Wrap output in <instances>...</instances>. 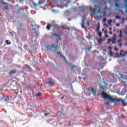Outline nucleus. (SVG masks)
Wrapping results in <instances>:
<instances>
[{
	"mask_svg": "<svg viewBox=\"0 0 127 127\" xmlns=\"http://www.w3.org/2000/svg\"><path fill=\"white\" fill-rule=\"evenodd\" d=\"M124 21H125V19L123 18V22H124Z\"/></svg>",
	"mask_w": 127,
	"mask_h": 127,
	"instance_id": "48",
	"label": "nucleus"
},
{
	"mask_svg": "<svg viewBox=\"0 0 127 127\" xmlns=\"http://www.w3.org/2000/svg\"><path fill=\"white\" fill-rule=\"evenodd\" d=\"M114 50L116 51H119V49L117 48V47H115Z\"/></svg>",
	"mask_w": 127,
	"mask_h": 127,
	"instance_id": "33",
	"label": "nucleus"
},
{
	"mask_svg": "<svg viewBox=\"0 0 127 127\" xmlns=\"http://www.w3.org/2000/svg\"><path fill=\"white\" fill-rule=\"evenodd\" d=\"M108 49H109V51H112V49H113V48L111 46L108 47Z\"/></svg>",
	"mask_w": 127,
	"mask_h": 127,
	"instance_id": "27",
	"label": "nucleus"
},
{
	"mask_svg": "<svg viewBox=\"0 0 127 127\" xmlns=\"http://www.w3.org/2000/svg\"><path fill=\"white\" fill-rule=\"evenodd\" d=\"M126 45H127V42L126 43Z\"/></svg>",
	"mask_w": 127,
	"mask_h": 127,
	"instance_id": "55",
	"label": "nucleus"
},
{
	"mask_svg": "<svg viewBox=\"0 0 127 127\" xmlns=\"http://www.w3.org/2000/svg\"><path fill=\"white\" fill-rule=\"evenodd\" d=\"M120 25V24H117V26H119V25Z\"/></svg>",
	"mask_w": 127,
	"mask_h": 127,
	"instance_id": "44",
	"label": "nucleus"
},
{
	"mask_svg": "<svg viewBox=\"0 0 127 127\" xmlns=\"http://www.w3.org/2000/svg\"><path fill=\"white\" fill-rule=\"evenodd\" d=\"M106 21H107V18H104L103 19V22H106Z\"/></svg>",
	"mask_w": 127,
	"mask_h": 127,
	"instance_id": "30",
	"label": "nucleus"
},
{
	"mask_svg": "<svg viewBox=\"0 0 127 127\" xmlns=\"http://www.w3.org/2000/svg\"><path fill=\"white\" fill-rule=\"evenodd\" d=\"M100 31V23L98 22L97 25V28L96 29V32H98Z\"/></svg>",
	"mask_w": 127,
	"mask_h": 127,
	"instance_id": "12",
	"label": "nucleus"
},
{
	"mask_svg": "<svg viewBox=\"0 0 127 127\" xmlns=\"http://www.w3.org/2000/svg\"><path fill=\"white\" fill-rule=\"evenodd\" d=\"M122 39H119L118 40L117 42L119 45V47H123V43H122Z\"/></svg>",
	"mask_w": 127,
	"mask_h": 127,
	"instance_id": "9",
	"label": "nucleus"
},
{
	"mask_svg": "<svg viewBox=\"0 0 127 127\" xmlns=\"http://www.w3.org/2000/svg\"><path fill=\"white\" fill-rule=\"evenodd\" d=\"M59 39H61V38H60V37H59Z\"/></svg>",
	"mask_w": 127,
	"mask_h": 127,
	"instance_id": "57",
	"label": "nucleus"
},
{
	"mask_svg": "<svg viewBox=\"0 0 127 127\" xmlns=\"http://www.w3.org/2000/svg\"><path fill=\"white\" fill-rule=\"evenodd\" d=\"M108 22V24L111 25V24H112V22H113V20L112 19L109 20Z\"/></svg>",
	"mask_w": 127,
	"mask_h": 127,
	"instance_id": "20",
	"label": "nucleus"
},
{
	"mask_svg": "<svg viewBox=\"0 0 127 127\" xmlns=\"http://www.w3.org/2000/svg\"><path fill=\"white\" fill-rule=\"evenodd\" d=\"M110 56H113V55H114V53H113V52H112V51H110Z\"/></svg>",
	"mask_w": 127,
	"mask_h": 127,
	"instance_id": "28",
	"label": "nucleus"
},
{
	"mask_svg": "<svg viewBox=\"0 0 127 127\" xmlns=\"http://www.w3.org/2000/svg\"><path fill=\"white\" fill-rule=\"evenodd\" d=\"M99 86L100 89H101L103 92L102 95L103 96V98L104 100H109V101L111 103H120V102H122V104H123V105H125V106L127 105V102L126 101V99H123L122 100L120 99L113 98L112 96H110V95L106 93V89H105V87H103L102 84H99Z\"/></svg>",
	"mask_w": 127,
	"mask_h": 127,
	"instance_id": "1",
	"label": "nucleus"
},
{
	"mask_svg": "<svg viewBox=\"0 0 127 127\" xmlns=\"http://www.w3.org/2000/svg\"><path fill=\"white\" fill-rule=\"evenodd\" d=\"M96 20H98V19H99V17L98 16H97V17H96Z\"/></svg>",
	"mask_w": 127,
	"mask_h": 127,
	"instance_id": "41",
	"label": "nucleus"
},
{
	"mask_svg": "<svg viewBox=\"0 0 127 127\" xmlns=\"http://www.w3.org/2000/svg\"><path fill=\"white\" fill-rule=\"evenodd\" d=\"M100 17H102V16H100Z\"/></svg>",
	"mask_w": 127,
	"mask_h": 127,
	"instance_id": "60",
	"label": "nucleus"
},
{
	"mask_svg": "<svg viewBox=\"0 0 127 127\" xmlns=\"http://www.w3.org/2000/svg\"><path fill=\"white\" fill-rule=\"evenodd\" d=\"M97 10V8H94L92 10L93 13H95L96 12V11Z\"/></svg>",
	"mask_w": 127,
	"mask_h": 127,
	"instance_id": "25",
	"label": "nucleus"
},
{
	"mask_svg": "<svg viewBox=\"0 0 127 127\" xmlns=\"http://www.w3.org/2000/svg\"><path fill=\"white\" fill-rule=\"evenodd\" d=\"M81 26L82 28H85V26L84 25V23H82Z\"/></svg>",
	"mask_w": 127,
	"mask_h": 127,
	"instance_id": "32",
	"label": "nucleus"
},
{
	"mask_svg": "<svg viewBox=\"0 0 127 127\" xmlns=\"http://www.w3.org/2000/svg\"><path fill=\"white\" fill-rule=\"evenodd\" d=\"M24 47H26V46H24Z\"/></svg>",
	"mask_w": 127,
	"mask_h": 127,
	"instance_id": "59",
	"label": "nucleus"
},
{
	"mask_svg": "<svg viewBox=\"0 0 127 127\" xmlns=\"http://www.w3.org/2000/svg\"><path fill=\"white\" fill-rule=\"evenodd\" d=\"M97 12L101 13V10L100 9L98 10Z\"/></svg>",
	"mask_w": 127,
	"mask_h": 127,
	"instance_id": "39",
	"label": "nucleus"
},
{
	"mask_svg": "<svg viewBox=\"0 0 127 127\" xmlns=\"http://www.w3.org/2000/svg\"><path fill=\"white\" fill-rule=\"evenodd\" d=\"M47 26H46V29L48 30H50V28L52 27H54L55 29H60V28H61V27L57 25L54 20L52 21V24H50L49 23H47Z\"/></svg>",
	"mask_w": 127,
	"mask_h": 127,
	"instance_id": "2",
	"label": "nucleus"
},
{
	"mask_svg": "<svg viewBox=\"0 0 127 127\" xmlns=\"http://www.w3.org/2000/svg\"><path fill=\"white\" fill-rule=\"evenodd\" d=\"M97 34L99 37H102V32H99Z\"/></svg>",
	"mask_w": 127,
	"mask_h": 127,
	"instance_id": "21",
	"label": "nucleus"
},
{
	"mask_svg": "<svg viewBox=\"0 0 127 127\" xmlns=\"http://www.w3.org/2000/svg\"><path fill=\"white\" fill-rule=\"evenodd\" d=\"M109 34H110V35H112L113 34V32H112V31H109Z\"/></svg>",
	"mask_w": 127,
	"mask_h": 127,
	"instance_id": "36",
	"label": "nucleus"
},
{
	"mask_svg": "<svg viewBox=\"0 0 127 127\" xmlns=\"http://www.w3.org/2000/svg\"><path fill=\"white\" fill-rule=\"evenodd\" d=\"M5 43H6V44H7V45H10V44H11V43H10V42H9V43H8V40H6V41H5Z\"/></svg>",
	"mask_w": 127,
	"mask_h": 127,
	"instance_id": "24",
	"label": "nucleus"
},
{
	"mask_svg": "<svg viewBox=\"0 0 127 127\" xmlns=\"http://www.w3.org/2000/svg\"><path fill=\"white\" fill-rule=\"evenodd\" d=\"M24 66L26 67L27 69H28V71H31V67H30V65H29L28 64H25Z\"/></svg>",
	"mask_w": 127,
	"mask_h": 127,
	"instance_id": "10",
	"label": "nucleus"
},
{
	"mask_svg": "<svg viewBox=\"0 0 127 127\" xmlns=\"http://www.w3.org/2000/svg\"><path fill=\"white\" fill-rule=\"evenodd\" d=\"M51 34L52 35L51 37L52 38H53V36H56L57 37H58L59 36H60L59 34H54V33H53L52 32L51 33Z\"/></svg>",
	"mask_w": 127,
	"mask_h": 127,
	"instance_id": "13",
	"label": "nucleus"
},
{
	"mask_svg": "<svg viewBox=\"0 0 127 127\" xmlns=\"http://www.w3.org/2000/svg\"><path fill=\"white\" fill-rule=\"evenodd\" d=\"M123 32H124V35L127 37V31H126V30L124 29L123 30Z\"/></svg>",
	"mask_w": 127,
	"mask_h": 127,
	"instance_id": "18",
	"label": "nucleus"
},
{
	"mask_svg": "<svg viewBox=\"0 0 127 127\" xmlns=\"http://www.w3.org/2000/svg\"><path fill=\"white\" fill-rule=\"evenodd\" d=\"M2 4H4L5 5H6V4H7V2L3 1L2 2Z\"/></svg>",
	"mask_w": 127,
	"mask_h": 127,
	"instance_id": "29",
	"label": "nucleus"
},
{
	"mask_svg": "<svg viewBox=\"0 0 127 127\" xmlns=\"http://www.w3.org/2000/svg\"><path fill=\"white\" fill-rule=\"evenodd\" d=\"M44 112H47V111L46 110H44V111H43V113H44Z\"/></svg>",
	"mask_w": 127,
	"mask_h": 127,
	"instance_id": "40",
	"label": "nucleus"
},
{
	"mask_svg": "<svg viewBox=\"0 0 127 127\" xmlns=\"http://www.w3.org/2000/svg\"><path fill=\"white\" fill-rule=\"evenodd\" d=\"M108 42L107 44H109L110 46H112L113 44H116L117 43V39L115 37H113L112 39H108Z\"/></svg>",
	"mask_w": 127,
	"mask_h": 127,
	"instance_id": "4",
	"label": "nucleus"
},
{
	"mask_svg": "<svg viewBox=\"0 0 127 127\" xmlns=\"http://www.w3.org/2000/svg\"><path fill=\"white\" fill-rule=\"evenodd\" d=\"M44 116H45V117H47V116H49V113H45Z\"/></svg>",
	"mask_w": 127,
	"mask_h": 127,
	"instance_id": "34",
	"label": "nucleus"
},
{
	"mask_svg": "<svg viewBox=\"0 0 127 127\" xmlns=\"http://www.w3.org/2000/svg\"><path fill=\"white\" fill-rule=\"evenodd\" d=\"M105 40H106V38H105V37L97 39V41H98L99 44H101V43H102V42H103V41H105Z\"/></svg>",
	"mask_w": 127,
	"mask_h": 127,
	"instance_id": "7",
	"label": "nucleus"
},
{
	"mask_svg": "<svg viewBox=\"0 0 127 127\" xmlns=\"http://www.w3.org/2000/svg\"><path fill=\"white\" fill-rule=\"evenodd\" d=\"M104 33H105V34H108V31L105 30L104 31Z\"/></svg>",
	"mask_w": 127,
	"mask_h": 127,
	"instance_id": "35",
	"label": "nucleus"
},
{
	"mask_svg": "<svg viewBox=\"0 0 127 127\" xmlns=\"http://www.w3.org/2000/svg\"><path fill=\"white\" fill-rule=\"evenodd\" d=\"M108 24H104L105 26H106Z\"/></svg>",
	"mask_w": 127,
	"mask_h": 127,
	"instance_id": "47",
	"label": "nucleus"
},
{
	"mask_svg": "<svg viewBox=\"0 0 127 127\" xmlns=\"http://www.w3.org/2000/svg\"><path fill=\"white\" fill-rule=\"evenodd\" d=\"M115 17H116V19H121V16H119V15L116 16Z\"/></svg>",
	"mask_w": 127,
	"mask_h": 127,
	"instance_id": "23",
	"label": "nucleus"
},
{
	"mask_svg": "<svg viewBox=\"0 0 127 127\" xmlns=\"http://www.w3.org/2000/svg\"><path fill=\"white\" fill-rule=\"evenodd\" d=\"M92 69H93V70H95V68H94V67H92Z\"/></svg>",
	"mask_w": 127,
	"mask_h": 127,
	"instance_id": "52",
	"label": "nucleus"
},
{
	"mask_svg": "<svg viewBox=\"0 0 127 127\" xmlns=\"http://www.w3.org/2000/svg\"><path fill=\"white\" fill-rule=\"evenodd\" d=\"M105 31V29H102V31Z\"/></svg>",
	"mask_w": 127,
	"mask_h": 127,
	"instance_id": "46",
	"label": "nucleus"
},
{
	"mask_svg": "<svg viewBox=\"0 0 127 127\" xmlns=\"http://www.w3.org/2000/svg\"><path fill=\"white\" fill-rule=\"evenodd\" d=\"M39 4H41V2L39 1Z\"/></svg>",
	"mask_w": 127,
	"mask_h": 127,
	"instance_id": "43",
	"label": "nucleus"
},
{
	"mask_svg": "<svg viewBox=\"0 0 127 127\" xmlns=\"http://www.w3.org/2000/svg\"><path fill=\"white\" fill-rule=\"evenodd\" d=\"M8 101H9V97L7 96V98L5 99V103H8Z\"/></svg>",
	"mask_w": 127,
	"mask_h": 127,
	"instance_id": "19",
	"label": "nucleus"
},
{
	"mask_svg": "<svg viewBox=\"0 0 127 127\" xmlns=\"http://www.w3.org/2000/svg\"><path fill=\"white\" fill-rule=\"evenodd\" d=\"M100 69H99L98 70V71H100Z\"/></svg>",
	"mask_w": 127,
	"mask_h": 127,
	"instance_id": "56",
	"label": "nucleus"
},
{
	"mask_svg": "<svg viewBox=\"0 0 127 127\" xmlns=\"http://www.w3.org/2000/svg\"><path fill=\"white\" fill-rule=\"evenodd\" d=\"M59 50V48H58V50H57L56 51V52H57L58 56H59V57L61 58H63L64 61H65V62H67V61H66V58H65V57L63 55L61 54V52H59L58 51Z\"/></svg>",
	"mask_w": 127,
	"mask_h": 127,
	"instance_id": "5",
	"label": "nucleus"
},
{
	"mask_svg": "<svg viewBox=\"0 0 127 127\" xmlns=\"http://www.w3.org/2000/svg\"><path fill=\"white\" fill-rule=\"evenodd\" d=\"M15 73H16V70H12L9 72V75H14V74H15Z\"/></svg>",
	"mask_w": 127,
	"mask_h": 127,
	"instance_id": "11",
	"label": "nucleus"
},
{
	"mask_svg": "<svg viewBox=\"0 0 127 127\" xmlns=\"http://www.w3.org/2000/svg\"><path fill=\"white\" fill-rule=\"evenodd\" d=\"M41 95V93L39 92L38 94L36 95V97H39V96Z\"/></svg>",
	"mask_w": 127,
	"mask_h": 127,
	"instance_id": "26",
	"label": "nucleus"
},
{
	"mask_svg": "<svg viewBox=\"0 0 127 127\" xmlns=\"http://www.w3.org/2000/svg\"><path fill=\"white\" fill-rule=\"evenodd\" d=\"M109 104H110V101H108L106 104L109 105Z\"/></svg>",
	"mask_w": 127,
	"mask_h": 127,
	"instance_id": "38",
	"label": "nucleus"
},
{
	"mask_svg": "<svg viewBox=\"0 0 127 127\" xmlns=\"http://www.w3.org/2000/svg\"><path fill=\"white\" fill-rule=\"evenodd\" d=\"M90 90L91 93L93 94V96H96V95H97V92H96V90L91 86H90Z\"/></svg>",
	"mask_w": 127,
	"mask_h": 127,
	"instance_id": "8",
	"label": "nucleus"
},
{
	"mask_svg": "<svg viewBox=\"0 0 127 127\" xmlns=\"http://www.w3.org/2000/svg\"><path fill=\"white\" fill-rule=\"evenodd\" d=\"M119 37H120V38L123 37V32H122V31H120Z\"/></svg>",
	"mask_w": 127,
	"mask_h": 127,
	"instance_id": "17",
	"label": "nucleus"
},
{
	"mask_svg": "<svg viewBox=\"0 0 127 127\" xmlns=\"http://www.w3.org/2000/svg\"><path fill=\"white\" fill-rule=\"evenodd\" d=\"M116 10L120 9L121 8V4H116Z\"/></svg>",
	"mask_w": 127,
	"mask_h": 127,
	"instance_id": "16",
	"label": "nucleus"
},
{
	"mask_svg": "<svg viewBox=\"0 0 127 127\" xmlns=\"http://www.w3.org/2000/svg\"><path fill=\"white\" fill-rule=\"evenodd\" d=\"M62 99H64V96H62Z\"/></svg>",
	"mask_w": 127,
	"mask_h": 127,
	"instance_id": "49",
	"label": "nucleus"
},
{
	"mask_svg": "<svg viewBox=\"0 0 127 127\" xmlns=\"http://www.w3.org/2000/svg\"><path fill=\"white\" fill-rule=\"evenodd\" d=\"M126 99H127V96H126Z\"/></svg>",
	"mask_w": 127,
	"mask_h": 127,
	"instance_id": "62",
	"label": "nucleus"
},
{
	"mask_svg": "<svg viewBox=\"0 0 127 127\" xmlns=\"http://www.w3.org/2000/svg\"><path fill=\"white\" fill-rule=\"evenodd\" d=\"M80 8L81 9H82L83 11H84V10H85V9H86V8H87L86 7H84V6H81Z\"/></svg>",
	"mask_w": 127,
	"mask_h": 127,
	"instance_id": "22",
	"label": "nucleus"
},
{
	"mask_svg": "<svg viewBox=\"0 0 127 127\" xmlns=\"http://www.w3.org/2000/svg\"><path fill=\"white\" fill-rule=\"evenodd\" d=\"M2 99H3V95H2V96L0 95V101H1Z\"/></svg>",
	"mask_w": 127,
	"mask_h": 127,
	"instance_id": "31",
	"label": "nucleus"
},
{
	"mask_svg": "<svg viewBox=\"0 0 127 127\" xmlns=\"http://www.w3.org/2000/svg\"><path fill=\"white\" fill-rule=\"evenodd\" d=\"M109 37V36L108 35V34H106L105 35V38H108Z\"/></svg>",
	"mask_w": 127,
	"mask_h": 127,
	"instance_id": "37",
	"label": "nucleus"
},
{
	"mask_svg": "<svg viewBox=\"0 0 127 127\" xmlns=\"http://www.w3.org/2000/svg\"><path fill=\"white\" fill-rule=\"evenodd\" d=\"M48 84L49 85V86L52 87V86L54 85V82H52L51 80H49V81L48 82Z\"/></svg>",
	"mask_w": 127,
	"mask_h": 127,
	"instance_id": "15",
	"label": "nucleus"
},
{
	"mask_svg": "<svg viewBox=\"0 0 127 127\" xmlns=\"http://www.w3.org/2000/svg\"><path fill=\"white\" fill-rule=\"evenodd\" d=\"M112 29L111 27H110V28H109V30H112Z\"/></svg>",
	"mask_w": 127,
	"mask_h": 127,
	"instance_id": "42",
	"label": "nucleus"
},
{
	"mask_svg": "<svg viewBox=\"0 0 127 127\" xmlns=\"http://www.w3.org/2000/svg\"><path fill=\"white\" fill-rule=\"evenodd\" d=\"M32 26H33V25H32Z\"/></svg>",
	"mask_w": 127,
	"mask_h": 127,
	"instance_id": "61",
	"label": "nucleus"
},
{
	"mask_svg": "<svg viewBox=\"0 0 127 127\" xmlns=\"http://www.w3.org/2000/svg\"><path fill=\"white\" fill-rule=\"evenodd\" d=\"M68 65L73 72H76V68L77 67L76 65H72V64L71 63H69Z\"/></svg>",
	"mask_w": 127,
	"mask_h": 127,
	"instance_id": "6",
	"label": "nucleus"
},
{
	"mask_svg": "<svg viewBox=\"0 0 127 127\" xmlns=\"http://www.w3.org/2000/svg\"><path fill=\"white\" fill-rule=\"evenodd\" d=\"M106 27H109V25H106Z\"/></svg>",
	"mask_w": 127,
	"mask_h": 127,
	"instance_id": "45",
	"label": "nucleus"
},
{
	"mask_svg": "<svg viewBox=\"0 0 127 127\" xmlns=\"http://www.w3.org/2000/svg\"><path fill=\"white\" fill-rule=\"evenodd\" d=\"M58 42H59V40H58Z\"/></svg>",
	"mask_w": 127,
	"mask_h": 127,
	"instance_id": "58",
	"label": "nucleus"
},
{
	"mask_svg": "<svg viewBox=\"0 0 127 127\" xmlns=\"http://www.w3.org/2000/svg\"><path fill=\"white\" fill-rule=\"evenodd\" d=\"M46 47L47 49V51H50V50H51V49H52V48H53L54 51H55V52H56V50H58V48H59V46H58V45H57L55 46V45L52 44L51 45V46H50V45H47Z\"/></svg>",
	"mask_w": 127,
	"mask_h": 127,
	"instance_id": "3",
	"label": "nucleus"
},
{
	"mask_svg": "<svg viewBox=\"0 0 127 127\" xmlns=\"http://www.w3.org/2000/svg\"><path fill=\"white\" fill-rule=\"evenodd\" d=\"M113 31L114 32L116 31V29L113 30Z\"/></svg>",
	"mask_w": 127,
	"mask_h": 127,
	"instance_id": "51",
	"label": "nucleus"
},
{
	"mask_svg": "<svg viewBox=\"0 0 127 127\" xmlns=\"http://www.w3.org/2000/svg\"><path fill=\"white\" fill-rule=\"evenodd\" d=\"M4 10H5V9H3V11H4Z\"/></svg>",
	"mask_w": 127,
	"mask_h": 127,
	"instance_id": "54",
	"label": "nucleus"
},
{
	"mask_svg": "<svg viewBox=\"0 0 127 127\" xmlns=\"http://www.w3.org/2000/svg\"><path fill=\"white\" fill-rule=\"evenodd\" d=\"M126 31H127V27L126 28V29L125 30Z\"/></svg>",
	"mask_w": 127,
	"mask_h": 127,
	"instance_id": "53",
	"label": "nucleus"
},
{
	"mask_svg": "<svg viewBox=\"0 0 127 127\" xmlns=\"http://www.w3.org/2000/svg\"><path fill=\"white\" fill-rule=\"evenodd\" d=\"M120 0H115V1H116V2H119V1H120ZM125 1L126 2V5H125V6L126 7V12H127V0H125Z\"/></svg>",
	"mask_w": 127,
	"mask_h": 127,
	"instance_id": "14",
	"label": "nucleus"
},
{
	"mask_svg": "<svg viewBox=\"0 0 127 127\" xmlns=\"http://www.w3.org/2000/svg\"><path fill=\"white\" fill-rule=\"evenodd\" d=\"M117 55H119V54L118 53H116Z\"/></svg>",
	"mask_w": 127,
	"mask_h": 127,
	"instance_id": "50",
	"label": "nucleus"
}]
</instances>
